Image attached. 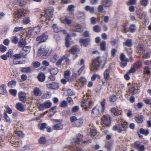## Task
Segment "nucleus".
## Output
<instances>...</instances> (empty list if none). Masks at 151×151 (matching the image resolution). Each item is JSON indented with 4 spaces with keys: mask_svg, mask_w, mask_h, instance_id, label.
Wrapping results in <instances>:
<instances>
[{
    "mask_svg": "<svg viewBox=\"0 0 151 151\" xmlns=\"http://www.w3.org/2000/svg\"><path fill=\"white\" fill-rule=\"evenodd\" d=\"M110 69L109 68L106 69L104 73V78L106 80H108L109 78Z\"/></svg>",
    "mask_w": 151,
    "mask_h": 151,
    "instance_id": "obj_18",
    "label": "nucleus"
},
{
    "mask_svg": "<svg viewBox=\"0 0 151 151\" xmlns=\"http://www.w3.org/2000/svg\"><path fill=\"white\" fill-rule=\"evenodd\" d=\"M36 106H37V108L40 111H43L45 109L44 105V104H42L40 103H37L36 104Z\"/></svg>",
    "mask_w": 151,
    "mask_h": 151,
    "instance_id": "obj_30",
    "label": "nucleus"
},
{
    "mask_svg": "<svg viewBox=\"0 0 151 151\" xmlns=\"http://www.w3.org/2000/svg\"><path fill=\"white\" fill-rule=\"evenodd\" d=\"M50 92H46L45 94L42 96V98L43 99H47L50 98Z\"/></svg>",
    "mask_w": 151,
    "mask_h": 151,
    "instance_id": "obj_62",
    "label": "nucleus"
},
{
    "mask_svg": "<svg viewBox=\"0 0 151 151\" xmlns=\"http://www.w3.org/2000/svg\"><path fill=\"white\" fill-rule=\"evenodd\" d=\"M134 146L138 149L139 151H144L145 150L144 146L141 145L138 142H136L134 143Z\"/></svg>",
    "mask_w": 151,
    "mask_h": 151,
    "instance_id": "obj_15",
    "label": "nucleus"
},
{
    "mask_svg": "<svg viewBox=\"0 0 151 151\" xmlns=\"http://www.w3.org/2000/svg\"><path fill=\"white\" fill-rule=\"evenodd\" d=\"M61 21L62 23L69 26L72 23V21L68 19V18L61 19Z\"/></svg>",
    "mask_w": 151,
    "mask_h": 151,
    "instance_id": "obj_23",
    "label": "nucleus"
},
{
    "mask_svg": "<svg viewBox=\"0 0 151 151\" xmlns=\"http://www.w3.org/2000/svg\"><path fill=\"white\" fill-rule=\"evenodd\" d=\"M83 122V119H77L75 123L76 126L77 127L81 126Z\"/></svg>",
    "mask_w": 151,
    "mask_h": 151,
    "instance_id": "obj_40",
    "label": "nucleus"
},
{
    "mask_svg": "<svg viewBox=\"0 0 151 151\" xmlns=\"http://www.w3.org/2000/svg\"><path fill=\"white\" fill-rule=\"evenodd\" d=\"M102 4L103 5L104 7H109L111 6L112 4V2L111 0H104L102 2Z\"/></svg>",
    "mask_w": 151,
    "mask_h": 151,
    "instance_id": "obj_16",
    "label": "nucleus"
},
{
    "mask_svg": "<svg viewBox=\"0 0 151 151\" xmlns=\"http://www.w3.org/2000/svg\"><path fill=\"white\" fill-rule=\"evenodd\" d=\"M58 72V69L57 68H52L50 70V73L51 75H56Z\"/></svg>",
    "mask_w": 151,
    "mask_h": 151,
    "instance_id": "obj_48",
    "label": "nucleus"
},
{
    "mask_svg": "<svg viewBox=\"0 0 151 151\" xmlns=\"http://www.w3.org/2000/svg\"><path fill=\"white\" fill-rule=\"evenodd\" d=\"M47 88L51 89H57L59 87V83L56 82H53L46 85Z\"/></svg>",
    "mask_w": 151,
    "mask_h": 151,
    "instance_id": "obj_9",
    "label": "nucleus"
},
{
    "mask_svg": "<svg viewBox=\"0 0 151 151\" xmlns=\"http://www.w3.org/2000/svg\"><path fill=\"white\" fill-rule=\"evenodd\" d=\"M136 29V26L134 24H131L129 27V30L131 32H134Z\"/></svg>",
    "mask_w": 151,
    "mask_h": 151,
    "instance_id": "obj_63",
    "label": "nucleus"
},
{
    "mask_svg": "<svg viewBox=\"0 0 151 151\" xmlns=\"http://www.w3.org/2000/svg\"><path fill=\"white\" fill-rule=\"evenodd\" d=\"M67 106V102L65 100H63L61 103L60 106L61 107L65 108Z\"/></svg>",
    "mask_w": 151,
    "mask_h": 151,
    "instance_id": "obj_57",
    "label": "nucleus"
},
{
    "mask_svg": "<svg viewBox=\"0 0 151 151\" xmlns=\"http://www.w3.org/2000/svg\"><path fill=\"white\" fill-rule=\"evenodd\" d=\"M27 44V42L24 40L21 39L18 43L19 47L23 48L26 46L25 45H26Z\"/></svg>",
    "mask_w": 151,
    "mask_h": 151,
    "instance_id": "obj_28",
    "label": "nucleus"
},
{
    "mask_svg": "<svg viewBox=\"0 0 151 151\" xmlns=\"http://www.w3.org/2000/svg\"><path fill=\"white\" fill-rule=\"evenodd\" d=\"M144 73L149 74L150 73V68L148 66H146L145 67L144 70Z\"/></svg>",
    "mask_w": 151,
    "mask_h": 151,
    "instance_id": "obj_64",
    "label": "nucleus"
},
{
    "mask_svg": "<svg viewBox=\"0 0 151 151\" xmlns=\"http://www.w3.org/2000/svg\"><path fill=\"white\" fill-rule=\"evenodd\" d=\"M86 10L89 11L91 14H93L94 12V8L93 6H86L85 7Z\"/></svg>",
    "mask_w": 151,
    "mask_h": 151,
    "instance_id": "obj_27",
    "label": "nucleus"
},
{
    "mask_svg": "<svg viewBox=\"0 0 151 151\" xmlns=\"http://www.w3.org/2000/svg\"><path fill=\"white\" fill-rule=\"evenodd\" d=\"M72 30L74 31L81 32L83 30L82 26L79 24L76 25L71 28Z\"/></svg>",
    "mask_w": 151,
    "mask_h": 151,
    "instance_id": "obj_14",
    "label": "nucleus"
},
{
    "mask_svg": "<svg viewBox=\"0 0 151 151\" xmlns=\"http://www.w3.org/2000/svg\"><path fill=\"white\" fill-rule=\"evenodd\" d=\"M14 54L13 51L12 50L10 49L6 53V55L9 58H11L12 56L13 57Z\"/></svg>",
    "mask_w": 151,
    "mask_h": 151,
    "instance_id": "obj_50",
    "label": "nucleus"
},
{
    "mask_svg": "<svg viewBox=\"0 0 151 151\" xmlns=\"http://www.w3.org/2000/svg\"><path fill=\"white\" fill-rule=\"evenodd\" d=\"M31 47L30 46H26L23 47L22 50L28 54L30 51Z\"/></svg>",
    "mask_w": 151,
    "mask_h": 151,
    "instance_id": "obj_49",
    "label": "nucleus"
},
{
    "mask_svg": "<svg viewBox=\"0 0 151 151\" xmlns=\"http://www.w3.org/2000/svg\"><path fill=\"white\" fill-rule=\"evenodd\" d=\"M12 42L14 44H16L18 42V38L16 36H14L11 38Z\"/></svg>",
    "mask_w": 151,
    "mask_h": 151,
    "instance_id": "obj_56",
    "label": "nucleus"
},
{
    "mask_svg": "<svg viewBox=\"0 0 151 151\" xmlns=\"http://www.w3.org/2000/svg\"><path fill=\"white\" fill-rule=\"evenodd\" d=\"M71 73L70 71L68 70H67L66 71L64 72V76L65 78L68 80V81H69V77Z\"/></svg>",
    "mask_w": 151,
    "mask_h": 151,
    "instance_id": "obj_32",
    "label": "nucleus"
},
{
    "mask_svg": "<svg viewBox=\"0 0 151 151\" xmlns=\"http://www.w3.org/2000/svg\"><path fill=\"white\" fill-rule=\"evenodd\" d=\"M54 10L52 7H50L47 9L45 11L44 15H42L41 17L42 20L44 21L43 19L45 18V19L44 21H45L46 20H49L52 18L53 15V13Z\"/></svg>",
    "mask_w": 151,
    "mask_h": 151,
    "instance_id": "obj_5",
    "label": "nucleus"
},
{
    "mask_svg": "<svg viewBox=\"0 0 151 151\" xmlns=\"http://www.w3.org/2000/svg\"><path fill=\"white\" fill-rule=\"evenodd\" d=\"M106 42L105 41H103L100 43V49L102 51H104L106 49Z\"/></svg>",
    "mask_w": 151,
    "mask_h": 151,
    "instance_id": "obj_34",
    "label": "nucleus"
},
{
    "mask_svg": "<svg viewBox=\"0 0 151 151\" xmlns=\"http://www.w3.org/2000/svg\"><path fill=\"white\" fill-rule=\"evenodd\" d=\"M111 111V112L115 116H118L119 114V113L118 109L115 108H112Z\"/></svg>",
    "mask_w": 151,
    "mask_h": 151,
    "instance_id": "obj_38",
    "label": "nucleus"
},
{
    "mask_svg": "<svg viewBox=\"0 0 151 151\" xmlns=\"http://www.w3.org/2000/svg\"><path fill=\"white\" fill-rule=\"evenodd\" d=\"M101 119L103 123L107 126H109L111 124V117L109 115H104Z\"/></svg>",
    "mask_w": 151,
    "mask_h": 151,
    "instance_id": "obj_8",
    "label": "nucleus"
},
{
    "mask_svg": "<svg viewBox=\"0 0 151 151\" xmlns=\"http://www.w3.org/2000/svg\"><path fill=\"white\" fill-rule=\"evenodd\" d=\"M118 123V125H116L113 127L114 130H117L118 132L120 133L122 131H126L128 128L127 122L124 119H119Z\"/></svg>",
    "mask_w": 151,
    "mask_h": 151,
    "instance_id": "obj_2",
    "label": "nucleus"
},
{
    "mask_svg": "<svg viewBox=\"0 0 151 151\" xmlns=\"http://www.w3.org/2000/svg\"><path fill=\"white\" fill-rule=\"evenodd\" d=\"M68 96H72L75 95V93L71 89H68L67 91Z\"/></svg>",
    "mask_w": 151,
    "mask_h": 151,
    "instance_id": "obj_61",
    "label": "nucleus"
},
{
    "mask_svg": "<svg viewBox=\"0 0 151 151\" xmlns=\"http://www.w3.org/2000/svg\"><path fill=\"white\" fill-rule=\"evenodd\" d=\"M100 114L99 108L98 106L94 107L92 109L91 113V115L92 117H95Z\"/></svg>",
    "mask_w": 151,
    "mask_h": 151,
    "instance_id": "obj_12",
    "label": "nucleus"
},
{
    "mask_svg": "<svg viewBox=\"0 0 151 151\" xmlns=\"http://www.w3.org/2000/svg\"><path fill=\"white\" fill-rule=\"evenodd\" d=\"M82 137V135L80 134H78L77 136L76 140H73L74 143L72 145V146H71L70 150L72 151H83L79 147H76V144H78Z\"/></svg>",
    "mask_w": 151,
    "mask_h": 151,
    "instance_id": "obj_6",
    "label": "nucleus"
},
{
    "mask_svg": "<svg viewBox=\"0 0 151 151\" xmlns=\"http://www.w3.org/2000/svg\"><path fill=\"white\" fill-rule=\"evenodd\" d=\"M14 132L15 134H17L19 137H22L24 136V134L21 131H19L17 129H14Z\"/></svg>",
    "mask_w": 151,
    "mask_h": 151,
    "instance_id": "obj_36",
    "label": "nucleus"
},
{
    "mask_svg": "<svg viewBox=\"0 0 151 151\" xmlns=\"http://www.w3.org/2000/svg\"><path fill=\"white\" fill-rule=\"evenodd\" d=\"M121 61L122 63L121 66L123 68H124L127 65V62H128L129 59L127 58L126 59H125V60H122Z\"/></svg>",
    "mask_w": 151,
    "mask_h": 151,
    "instance_id": "obj_53",
    "label": "nucleus"
},
{
    "mask_svg": "<svg viewBox=\"0 0 151 151\" xmlns=\"http://www.w3.org/2000/svg\"><path fill=\"white\" fill-rule=\"evenodd\" d=\"M142 51V57L145 59H147L149 58L150 57V51L147 52L146 51L143 50Z\"/></svg>",
    "mask_w": 151,
    "mask_h": 151,
    "instance_id": "obj_29",
    "label": "nucleus"
},
{
    "mask_svg": "<svg viewBox=\"0 0 151 151\" xmlns=\"http://www.w3.org/2000/svg\"><path fill=\"white\" fill-rule=\"evenodd\" d=\"M90 41V39L89 38L85 39H80L79 40L80 43L84 46H87Z\"/></svg>",
    "mask_w": 151,
    "mask_h": 151,
    "instance_id": "obj_21",
    "label": "nucleus"
},
{
    "mask_svg": "<svg viewBox=\"0 0 151 151\" xmlns=\"http://www.w3.org/2000/svg\"><path fill=\"white\" fill-rule=\"evenodd\" d=\"M45 108H50L52 105V103L50 101H47L44 103Z\"/></svg>",
    "mask_w": 151,
    "mask_h": 151,
    "instance_id": "obj_35",
    "label": "nucleus"
},
{
    "mask_svg": "<svg viewBox=\"0 0 151 151\" xmlns=\"http://www.w3.org/2000/svg\"><path fill=\"white\" fill-rule=\"evenodd\" d=\"M7 50V47L2 44L0 45V51L2 52H5Z\"/></svg>",
    "mask_w": 151,
    "mask_h": 151,
    "instance_id": "obj_55",
    "label": "nucleus"
},
{
    "mask_svg": "<svg viewBox=\"0 0 151 151\" xmlns=\"http://www.w3.org/2000/svg\"><path fill=\"white\" fill-rule=\"evenodd\" d=\"M4 121L5 122L10 123L12 122V120L6 114V112H5L4 113Z\"/></svg>",
    "mask_w": 151,
    "mask_h": 151,
    "instance_id": "obj_37",
    "label": "nucleus"
},
{
    "mask_svg": "<svg viewBox=\"0 0 151 151\" xmlns=\"http://www.w3.org/2000/svg\"><path fill=\"white\" fill-rule=\"evenodd\" d=\"M78 50V49L76 47H73L69 50V52L70 53L74 54L76 53V52Z\"/></svg>",
    "mask_w": 151,
    "mask_h": 151,
    "instance_id": "obj_51",
    "label": "nucleus"
},
{
    "mask_svg": "<svg viewBox=\"0 0 151 151\" xmlns=\"http://www.w3.org/2000/svg\"><path fill=\"white\" fill-rule=\"evenodd\" d=\"M140 132L142 134H144L145 135H147L149 133V131L148 129H145L142 128H141L140 130Z\"/></svg>",
    "mask_w": 151,
    "mask_h": 151,
    "instance_id": "obj_47",
    "label": "nucleus"
},
{
    "mask_svg": "<svg viewBox=\"0 0 151 151\" xmlns=\"http://www.w3.org/2000/svg\"><path fill=\"white\" fill-rule=\"evenodd\" d=\"M16 107L18 110L21 111H24L26 110L23 105L19 103L17 104Z\"/></svg>",
    "mask_w": 151,
    "mask_h": 151,
    "instance_id": "obj_19",
    "label": "nucleus"
},
{
    "mask_svg": "<svg viewBox=\"0 0 151 151\" xmlns=\"http://www.w3.org/2000/svg\"><path fill=\"white\" fill-rule=\"evenodd\" d=\"M37 78L39 81L42 82L45 81V76L44 73H40L39 74Z\"/></svg>",
    "mask_w": 151,
    "mask_h": 151,
    "instance_id": "obj_22",
    "label": "nucleus"
},
{
    "mask_svg": "<svg viewBox=\"0 0 151 151\" xmlns=\"http://www.w3.org/2000/svg\"><path fill=\"white\" fill-rule=\"evenodd\" d=\"M129 91L131 93L133 94L135 93L137 91L135 88V86L134 85L132 84L129 87Z\"/></svg>",
    "mask_w": 151,
    "mask_h": 151,
    "instance_id": "obj_26",
    "label": "nucleus"
},
{
    "mask_svg": "<svg viewBox=\"0 0 151 151\" xmlns=\"http://www.w3.org/2000/svg\"><path fill=\"white\" fill-rule=\"evenodd\" d=\"M142 65V63L141 61H139L136 63L133 66L137 70Z\"/></svg>",
    "mask_w": 151,
    "mask_h": 151,
    "instance_id": "obj_45",
    "label": "nucleus"
},
{
    "mask_svg": "<svg viewBox=\"0 0 151 151\" xmlns=\"http://www.w3.org/2000/svg\"><path fill=\"white\" fill-rule=\"evenodd\" d=\"M132 40L131 39H128L125 42V44L126 45L128 46L129 48L128 49V50L127 48H125V50L127 52L129 55L131 54L132 53V51L130 48L132 45Z\"/></svg>",
    "mask_w": 151,
    "mask_h": 151,
    "instance_id": "obj_11",
    "label": "nucleus"
},
{
    "mask_svg": "<svg viewBox=\"0 0 151 151\" xmlns=\"http://www.w3.org/2000/svg\"><path fill=\"white\" fill-rule=\"evenodd\" d=\"M54 125L52 127V129L54 130H60L63 128V125L61 122L58 120H55L54 121Z\"/></svg>",
    "mask_w": 151,
    "mask_h": 151,
    "instance_id": "obj_7",
    "label": "nucleus"
},
{
    "mask_svg": "<svg viewBox=\"0 0 151 151\" xmlns=\"http://www.w3.org/2000/svg\"><path fill=\"white\" fill-rule=\"evenodd\" d=\"M18 96L19 99L21 101L25 102L26 101L27 94L25 93L20 92L18 93Z\"/></svg>",
    "mask_w": 151,
    "mask_h": 151,
    "instance_id": "obj_13",
    "label": "nucleus"
},
{
    "mask_svg": "<svg viewBox=\"0 0 151 151\" xmlns=\"http://www.w3.org/2000/svg\"><path fill=\"white\" fill-rule=\"evenodd\" d=\"M97 133V132L96 129H93L91 130L90 134L91 136H94L96 135Z\"/></svg>",
    "mask_w": 151,
    "mask_h": 151,
    "instance_id": "obj_52",
    "label": "nucleus"
},
{
    "mask_svg": "<svg viewBox=\"0 0 151 151\" xmlns=\"http://www.w3.org/2000/svg\"><path fill=\"white\" fill-rule=\"evenodd\" d=\"M14 3L15 4L24 6L26 4V2L24 0H15L14 1Z\"/></svg>",
    "mask_w": 151,
    "mask_h": 151,
    "instance_id": "obj_17",
    "label": "nucleus"
},
{
    "mask_svg": "<svg viewBox=\"0 0 151 151\" xmlns=\"http://www.w3.org/2000/svg\"><path fill=\"white\" fill-rule=\"evenodd\" d=\"M79 81L80 83H81V85L80 86V87L83 86L84 85L86 84V80L84 78L81 77L79 79Z\"/></svg>",
    "mask_w": 151,
    "mask_h": 151,
    "instance_id": "obj_44",
    "label": "nucleus"
},
{
    "mask_svg": "<svg viewBox=\"0 0 151 151\" xmlns=\"http://www.w3.org/2000/svg\"><path fill=\"white\" fill-rule=\"evenodd\" d=\"M25 12V10L22 9H20L18 10L17 12L18 17L21 18L23 17L24 15Z\"/></svg>",
    "mask_w": 151,
    "mask_h": 151,
    "instance_id": "obj_41",
    "label": "nucleus"
},
{
    "mask_svg": "<svg viewBox=\"0 0 151 151\" xmlns=\"http://www.w3.org/2000/svg\"><path fill=\"white\" fill-rule=\"evenodd\" d=\"M52 28L54 32H58L61 30L60 29L57 27L56 25L55 24L53 25Z\"/></svg>",
    "mask_w": 151,
    "mask_h": 151,
    "instance_id": "obj_54",
    "label": "nucleus"
},
{
    "mask_svg": "<svg viewBox=\"0 0 151 151\" xmlns=\"http://www.w3.org/2000/svg\"><path fill=\"white\" fill-rule=\"evenodd\" d=\"M33 92L35 96H40L42 94L41 91L37 87H35L34 89Z\"/></svg>",
    "mask_w": 151,
    "mask_h": 151,
    "instance_id": "obj_20",
    "label": "nucleus"
},
{
    "mask_svg": "<svg viewBox=\"0 0 151 151\" xmlns=\"http://www.w3.org/2000/svg\"><path fill=\"white\" fill-rule=\"evenodd\" d=\"M9 93L13 96H15L17 93V91L16 89H10L9 90Z\"/></svg>",
    "mask_w": 151,
    "mask_h": 151,
    "instance_id": "obj_43",
    "label": "nucleus"
},
{
    "mask_svg": "<svg viewBox=\"0 0 151 151\" xmlns=\"http://www.w3.org/2000/svg\"><path fill=\"white\" fill-rule=\"evenodd\" d=\"M48 38V36L45 34L43 33L36 38V40L39 42V43L45 42Z\"/></svg>",
    "mask_w": 151,
    "mask_h": 151,
    "instance_id": "obj_10",
    "label": "nucleus"
},
{
    "mask_svg": "<svg viewBox=\"0 0 151 151\" xmlns=\"http://www.w3.org/2000/svg\"><path fill=\"white\" fill-rule=\"evenodd\" d=\"M30 22V18L29 17H26L23 19V23L25 24H28Z\"/></svg>",
    "mask_w": 151,
    "mask_h": 151,
    "instance_id": "obj_46",
    "label": "nucleus"
},
{
    "mask_svg": "<svg viewBox=\"0 0 151 151\" xmlns=\"http://www.w3.org/2000/svg\"><path fill=\"white\" fill-rule=\"evenodd\" d=\"M21 71L24 73H29L31 71V70L29 67L22 68L21 69Z\"/></svg>",
    "mask_w": 151,
    "mask_h": 151,
    "instance_id": "obj_42",
    "label": "nucleus"
},
{
    "mask_svg": "<svg viewBox=\"0 0 151 151\" xmlns=\"http://www.w3.org/2000/svg\"><path fill=\"white\" fill-rule=\"evenodd\" d=\"M70 40L71 38L70 35L68 34H67L65 38V45L67 47H68L70 46Z\"/></svg>",
    "mask_w": 151,
    "mask_h": 151,
    "instance_id": "obj_24",
    "label": "nucleus"
},
{
    "mask_svg": "<svg viewBox=\"0 0 151 151\" xmlns=\"http://www.w3.org/2000/svg\"><path fill=\"white\" fill-rule=\"evenodd\" d=\"M59 58V57L58 55H54L52 58L51 59V61L52 63H55L58 59Z\"/></svg>",
    "mask_w": 151,
    "mask_h": 151,
    "instance_id": "obj_59",
    "label": "nucleus"
},
{
    "mask_svg": "<svg viewBox=\"0 0 151 151\" xmlns=\"http://www.w3.org/2000/svg\"><path fill=\"white\" fill-rule=\"evenodd\" d=\"M143 116H140L136 117L135 118V120L139 124L141 123L143 121Z\"/></svg>",
    "mask_w": 151,
    "mask_h": 151,
    "instance_id": "obj_39",
    "label": "nucleus"
},
{
    "mask_svg": "<svg viewBox=\"0 0 151 151\" xmlns=\"http://www.w3.org/2000/svg\"><path fill=\"white\" fill-rule=\"evenodd\" d=\"M78 74H77V73H76V72L74 70H73L72 74L70 78L69 79V81H72L76 80L78 78Z\"/></svg>",
    "mask_w": 151,
    "mask_h": 151,
    "instance_id": "obj_25",
    "label": "nucleus"
},
{
    "mask_svg": "<svg viewBox=\"0 0 151 151\" xmlns=\"http://www.w3.org/2000/svg\"><path fill=\"white\" fill-rule=\"evenodd\" d=\"M51 52V50H49V49L45 45H42L37 52L38 56H41L43 58H46Z\"/></svg>",
    "mask_w": 151,
    "mask_h": 151,
    "instance_id": "obj_3",
    "label": "nucleus"
},
{
    "mask_svg": "<svg viewBox=\"0 0 151 151\" xmlns=\"http://www.w3.org/2000/svg\"><path fill=\"white\" fill-rule=\"evenodd\" d=\"M26 32L27 34L30 36L34 35L35 33L33 29H32L30 28H27L26 30Z\"/></svg>",
    "mask_w": 151,
    "mask_h": 151,
    "instance_id": "obj_33",
    "label": "nucleus"
},
{
    "mask_svg": "<svg viewBox=\"0 0 151 151\" xmlns=\"http://www.w3.org/2000/svg\"><path fill=\"white\" fill-rule=\"evenodd\" d=\"M93 30L96 32H100L101 29L100 27L98 25H96L93 27Z\"/></svg>",
    "mask_w": 151,
    "mask_h": 151,
    "instance_id": "obj_60",
    "label": "nucleus"
},
{
    "mask_svg": "<svg viewBox=\"0 0 151 151\" xmlns=\"http://www.w3.org/2000/svg\"><path fill=\"white\" fill-rule=\"evenodd\" d=\"M106 58L104 57H98L93 60L91 64L90 69L91 71L95 72L98 70V68L100 64L103 63H104L106 61Z\"/></svg>",
    "mask_w": 151,
    "mask_h": 151,
    "instance_id": "obj_1",
    "label": "nucleus"
},
{
    "mask_svg": "<svg viewBox=\"0 0 151 151\" xmlns=\"http://www.w3.org/2000/svg\"><path fill=\"white\" fill-rule=\"evenodd\" d=\"M16 82L12 80L9 82L8 83V86L11 88H13L16 85Z\"/></svg>",
    "mask_w": 151,
    "mask_h": 151,
    "instance_id": "obj_31",
    "label": "nucleus"
},
{
    "mask_svg": "<svg viewBox=\"0 0 151 151\" xmlns=\"http://www.w3.org/2000/svg\"><path fill=\"white\" fill-rule=\"evenodd\" d=\"M93 98L92 96H89L86 99L83 100L81 103V106L83 109L86 111L89 108L93 101Z\"/></svg>",
    "mask_w": 151,
    "mask_h": 151,
    "instance_id": "obj_4",
    "label": "nucleus"
},
{
    "mask_svg": "<svg viewBox=\"0 0 151 151\" xmlns=\"http://www.w3.org/2000/svg\"><path fill=\"white\" fill-rule=\"evenodd\" d=\"M46 140L44 137H42L40 138L39 140V143L41 144H44L45 143Z\"/></svg>",
    "mask_w": 151,
    "mask_h": 151,
    "instance_id": "obj_58",
    "label": "nucleus"
}]
</instances>
